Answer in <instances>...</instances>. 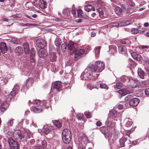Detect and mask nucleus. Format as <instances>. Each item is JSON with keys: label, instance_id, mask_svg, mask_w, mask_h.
<instances>
[{"label": "nucleus", "instance_id": "603ef678", "mask_svg": "<svg viewBox=\"0 0 149 149\" xmlns=\"http://www.w3.org/2000/svg\"><path fill=\"white\" fill-rule=\"evenodd\" d=\"M31 149H42V147L40 146H33L32 147Z\"/></svg>", "mask_w": 149, "mask_h": 149}, {"label": "nucleus", "instance_id": "ddd939ff", "mask_svg": "<svg viewBox=\"0 0 149 149\" xmlns=\"http://www.w3.org/2000/svg\"><path fill=\"white\" fill-rule=\"evenodd\" d=\"M119 94L121 96H123L126 94H129L130 91L128 90H126L125 89H122L118 91Z\"/></svg>", "mask_w": 149, "mask_h": 149}, {"label": "nucleus", "instance_id": "b1692460", "mask_svg": "<svg viewBox=\"0 0 149 149\" xmlns=\"http://www.w3.org/2000/svg\"><path fill=\"white\" fill-rule=\"evenodd\" d=\"M100 130L103 134H106L109 132V130L106 127H102L100 128Z\"/></svg>", "mask_w": 149, "mask_h": 149}, {"label": "nucleus", "instance_id": "f03ea898", "mask_svg": "<svg viewBox=\"0 0 149 149\" xmlns=\"http://www.w3.org/2000/svg\"><path fill=\"white\" fill-rule=\"evenodd\" d=\"M75 47H61V50L65 52L68 49L70 51V53L74 54L75 60H77L79 58V56L83 54L84 53V50L83 49H77Z\"/></svg>", "mask_w": 149, "mask_h": 149}, {"label": "nucleus", "instance_id": "bf43d9fd", "mask_svg": "<svg viewBox=\"0 0 149 149\" xmlns=\"http://www.w3.org/2000/svg\"><path fill=\"white\" fill-rule=\"evenodd\" d=\"M96 125L98 126H100L102 125V123L100 121H98L96 123Z\"/></svg>", "mask_w": 149, "mask_h": 149}, {"label": "nucleus", "instance_id": "a19ab883", "mask_svg": "<svg viewBox=\"0 0 149 149\" xmlns=\"http://www.w3.org/2000/svg\"><path fill=\"white\" fill-rule=\"evenodd\" d=\"M84 114L87 118H89L91 117V115L90 113L87 111H86L85 112Z\"/></svg>", "mask_w": 149, "mask_h": 149}, {"label": "nucleus", "instance_id": "f8f14e48", "mask_svg": "<svg viewBox=\"0 0 149 149\" xmlns=\"http://www.w3.org/2000/svg\"><path fill=\"white\" fill-rule=\"evenodd\" d=\"M31 110L33 112L35 113H39L41 112L42 110V107L39 106H32L31 108Z\"/></svg>", "mask_w": 149, "mask_h": 149}, {"label": "nucleus", "instance_id": "8fccbe9b", "mask_svg": "<svg viewBox=\"0 0 149 149\" xmlns=\"http://www.w3.org/2000/svg\"><path fill=\"white\" fill-rule=\"evenodd\" d=\"M12 41L13 43L14 44H19L20 43V42L19 40L15 38L13 39L12 40Z\"/></svg>", "mask_w": 149, "mask_h": 149}, {"label": "nucleus", "instance_id": "e433bc0d", "mask_svg": "<svg viewBox=\"0 0 149 149\" xmlns=\"http://www.w3.org/2000/svg\"><path fill=\"white\" fill-rule=\"evenodd\" d=\"M32 103L33 104H36L38 106L41 104V101L39 100H37L32 102Z\"/></svg>", "mask_w": 149, "mask_h": 149}, {"label": "nucleus", "instance_id": "473e14b6", "mask_svg": "<svg viewBox=\"0 0 149 149\" xmlns=\"http://www.w3.org/2000/svg\"><path fill=\"white\" fill-rule=\"evenodd\" d=\"M81 140L84 143H86L88 141V139L85 135H83L82 136L81 138Z\"/></svg>", "mask_w": 149, "mask_h": 149}, {"label": "nucleus", "instance_id": "37998d69", "mask_svg": "<svg viewBox=\"0 0 149 149\" xmlns=\"http://www.w3.org/2000/svg\"><path fill=\"white\" fill-rule=\"evenodd\" d=\"M132 125V122L131 121H128L125 123V125L127 127H131Z\"/></svg>", "mask_w": 149, "mask_h": 149}, {"label": "nucleus", "instance_id": "49530a36", "mask_svg": "<svg viewBox=\"0 0 149 149\" xmlns=\"http://www.w3.org/2000/svg\"><path fill=\"white\" fill-rule=\"evenodd\" d=\"M99 15L100 18H98V19H100L102 18L104 16L103 12L102 10L99 12Z\"/></svg>", "mask_w": 149, "mask_h": 149}, {"label": "nucleus", "instance_id": "69168bd1", "mask_svg": "<svg viewBox=\"0 0 149 149\" xmlns=\"http://www.w3.org/2000/svg\"><path fill=\"white\" fill-rule=\"evenodd\" d=\"M29 45L28 43L25 42L23 44V47H29Z\"/></svg>", "mask_w": 149, "mask_h": 149}, {"label": "nucleus", "instance_id": "39448f33", "mask_svg": "<svg viewBox=\"0 0 149 149\" xmlns=\"http://www.w3.org/2000/svg\"><path fill=\"white\" fill-rule=\"evenodd\" d=\"M8 143L10 146V149H19V146L18 143L11 138L8 140Z\"/></svg>", "mask_w": 149, "mask_h": 149}, {"label": "nucleus", "instance_id": "bb28decb", "mask_svg": "<svg viewBox=\"0 0 149 149\" xmlns=\"http://www.w3.org/2000/svg\"><path fill=\"white\" fill-rule=\"evenodd\" d=\"M115 11L116 14L120 15L121 14L122 10L120 7H117L115 8Z\"/></svg>", "mask_w": 149, "mask_h": 149}, {"label": "nucleus", "instance_id": "09e8293b", "mask_svg": "<svg viewBox=\"0 0 149 149\" xmlns=\"http://www.w3.org/2000/svg\"><path fill=\"white\" fill-rule=\"evenodd\" d=\"M43 131L45 134L47 135L50 132V130L49 128H47L43 130Z\"/></svg>", "mask_w": 149, "mask_h": 149}, {"label": "nucleus", "instance_id": "a18cd8bd", "mask_svg": "<svg viewBox=\"0 0 149 149\" xmlns=\"http://www.w3.org/2000/svg\"><path fill=\"white\" fill-rule=\"evenodd\" d=\"M122 86V84L120 82H118L116 84V87L118 89H120Z\"/></svg>", "mask_w": 149, "mask_h": 149}, {"label": "nucleus", "instance_id": "58836bf2", "mask_svg": "<svg viewBox=\"0 0 149 149\" xmlns=\"http://www.w3.org/2000/svg\"><path fill=\"white\" fill-rule=\"evenodd\" d=\"M133 96L132 95H129L127 96L125 98V101H130V100L132 99Z\"/></svg>", "mask_w": 149, "mask_h": 149}, {"label": "nucleus", "instance_id": "338daca9", "mask_svg": "<svg viewBox=\"0 0 149 149\" xmlns=\"http://www.w3.org/2000/svg\"><path fill=\"white\" fill-rule=\"evenodd\" d=\"M71 12L72 14L74 15L76 14V10L74 9L72 10Z\"/></svg>", "mask_w": 149, "mask_h": 149}, {"label": "nucleus", "instance_id": "f3484780", "mask_svg": "<svg viewBox=\"0 0 149 149\" xmlns=\"http://www.w3.org/2000/svg\"><path fill=\"white\" fill-rule=\"evenodd\" d=\"M47 5V3L45 2L43 0H40L39 2V5L41 8H45L46 7Z\"/></svg>", "mask_w": 149, "mask_h": 149}, {"label": "nucleus", "instance_id": "c9c22d12", "mask_svg": "<svg viewBox=\"0 0 149 149\" xmlns=\"http://www.w3.org/2000/svg\"><path fill=\"white\" fill-rule=\"evenodd\" d=\"M1 52L3 53H5L8 50V47H0Z\"/></svg>", "mask_w": 149, "mask_h": 149}, {"label": "nucleus", "instance_id": "774afa93", "mask_svg": "<svg viewBox=\"0 0 149 149\" xmlns=\"http://www.w3.org/2000/svg\"><path fill=\"white\" fill-rule=\"evenodd\" d=\"M149 24L148 22H146L144 23V26L146 27H147L149 26Z\"/></svg>", "mask_w": 149, "mask_h": 149}, {"label": "nucleus", "instance_id": "e2e57ef3", "mask_svg": "<svg viewBox=\"0 0 149 149\" xmlns=\"http://www.w3.org/2000/svg\"><path fill=\"white\" fill-rule=\"evenodd\" d=\"M73 145L72 144H70L69 146L67 149H73Z\"/></svg>", "mask_w": 149, "mask_h": 149}, {"label": "nucleus", "instance_id": "393cba45", "mask_svg": "<svg viewBox=\"0 0 149 149\" xmlns=\"http://www.w3.org/2000/svg\"><path fill=\"white\" fill-rule=\"evenodd\" d=\"M126 141V139L125 138H121L119 140L120 146L121 147H123L125 146V142Z\"/></svg>", "mask_w": 149, "mask_h": 149}, {"label": "nucleus", "instance_id": "dca6fc26", "mask_svg": "<svg viewBox=\"0 0 149 149\" xmlns=\"http://www.w3.org/2000/svg\"><path fill=\"white\" fill-rule=\"evenodd\" d=\"M131 55L134 59L137 61H139L141 59V56L134 52H132L131 54Z\"/></svg>", "mask_w": 149, "mask_h": 149}, {"label": "nucleus", "instance_id": "4468645a", "mask_svg": "<svg viewBox=\"0 0 149 149\" xmlns=\"http://www.w3.org/2000/svg\"><path fill=\"white\" fill-rule=\"evenodd\" d=\"M16 91L15 90H13L9 94L8 97L7 99V101L10 102L13 97L16 94Z\"/></svg>", "mask_w": 149, "mask_h": 149}, {"label": "nucleus", "instance_id": "aec40b11", "mask_svg": "<svg viewBox=\"0 0 149 149\" xmlns=\"http://www.w3.org/2000/svg\"><path fill=\"white\" fill-rule=\"evenodd\" d=\"M84 9L86 11L88 12L91 10H95V8L94 7H92L91 5L89 4L85 6Z\"/></svg>", "mask_w": 149, "mask_h": 149}, {"label": "nucleus", "instance_id": "0e129e2a", "mask_svg": "<svg viewBox=\"0 0 149 149\" xmlns=\"http://www.w3.org/2000/svg\"><path fill=\"white\" fill-rule=\"evenodd\" d=\"M131 133V132L130 131H128L127 132L126 135L127 136H128V137H129L130 135V134Z\"/></svg>", "mask_w": 149, "mask_h": 149}, {"label": "nucleus", "instance_id": "7ed1b4c3", "mask_svg": "<svg viewBox=\"0 0 149 149\" xmlns=\"http://www.w3.org/2000/svg\"><path fill=\"white\" fill-rule=\"evenodd\" d=\"M94 70V72L99 73L101 72L104 70L105 68V65L104 63L100 61L96 62L95 65L91 64Z\"/></svg>", "mask_w": 149, "mask_h": 149}, {"label": "nucleus", "instance_id": "0eeeda50", "mask_svg": "<svg viewBox=\"0 0 149 149\" xmlns=\"http://www.w3.org/2000/svg\"><path fill=\"white\" fill-rule=\"evenodd\" d=\"M53 88L56 89L57 91H60L62 88V83L59 81H56L53 85Z\"/></svg>", "mask_w": 149, "mask_h": 149}, {"label": "nucleus", "instance_id": "052dcab7", "mask_svg": "<svg viewBox=\"0 0 149 149\" xmlns=\"http://www.w3.org/2000/svg\"><path fill=\"white\" fill-rule=\"evenodd\" d=\"M0 47H7L6 44L4 42H1L0 43Z\"/></svg>", "mask_w": 149, "mask_h": 149}, {"label": "nucleus", "instance_id": "2f4dec72", "mask_svg": "<svg viewBox=\"0 0 149 149\" xmlns=\"http://www.w3.org/2000/svg\"><path fill=\"white\" fill-rule=\"evenodd\" d=\"M100 49V47H95V55L98 56L99 54Z\"/></svg>", "mask_w": 149, "mask_h": 149}, {"label": "nucleus", "instance_id": "13d9d810", "mask_svg": "<svg viewBox=\"0 0 149 149\" xmlns=\"http://www.w3.org/2000/svg\"><path fill=\"white\" fill-rule=\"evenodd\" d=\"M13 120H10L8 122V123L9 124L8 126H12L13 124Z\"/></svg>", "mask_w": 149, "mask_h": 149}, {"label": "nucleus", "instance_id": "423d86ee", "mask_svg": "<svg viewBox=\"0 0 149 149\" xmlns=\"http://www.w3.org/2000/svg\"><path fill=\"white\" fill-rule=\"evenodd\" d=\"M38 49L40 48L38 50V55L41 58H44L45 57L47 54L46 50L44 48V47H38Z\"/></svg>", "mask_w": 149, "mask_h": 149}, {"label": "nucleus", "instance_id": "c03bdc74", "mask_svg": "<svg viewBox=\"0 0 149 149\" xmlns=\"http://www.w3.org/2000/svg\"><path fill=\"white\" fill-rule=\"evenodd\" d=\"M24 52L26 54H28L30 51L29 47H23Z\"/></svg>", "mask_w": 149, "mask_h": 149}, {"label": "nucleus", "instance_id": "ea45409f", "mask_svg": "<svg viewBox=\"0 0 149 149\" xmlns=\"http://www.w3.org/2000/svg\"><path fill=\"white\" fill-rule=\"evenodd\" d=\"M77 13L79 17H81L83 16V11L81 9H79L77 10Z\"/></svg>", "mask_w": 149, "mask_h": 149}, {"label": "nucleus", "instance_id": "5701e85b", "mask_svg": "<svg viewBox=\"0 0 149 149\" xmlns=\"http://www.w3.org/2000/svg\"><path fill=\"white\" fill-rule=\"evenodd\" d=\"M70 9L68 8H65L63 10V13L65 16H67L70 15Z\"/></svg>", "mask_w": 149, "mask_h": 149}, {"label": "nucleus", "instance_id": "9d476101", "mask_svg": "<svg viewBox=\"0 0 149 149\" xmlns=\"http://www.w3.org/2000/svg\"><path fill=\"white\" fill-rule=\"evenodd\" d=\"M36 44L37 47H45L46 45V42L43 39H39L36 41Z\"/></svg>", "mask_w": 149, "mask_h": 149}, {"label": "nucleus", "instance_id": "20e7f679", "mask_svg": "<svg viewBox=\"0 0 149 149\" xmlns=\"http://www.w3.org/2000/svg\"><path fill=\"white\" fill-rule=\"evenodd\" d=\"M70 131L67 129H64L62 132V139L63 142L66 144L69 143L71 139Z\"/></svg>", "mask_w": 149, "mask_h": 149}, {"label": "nucleus", "instance_id": "1a4fd4ad", "mask_svg": "<svg viewBox=\"0 0 149 149\" xmlns=\"http://www.w3.org/2000/svg\"><path fill=\"white\" fill-rule=\"evenodd\" d=\"M140 100L137 98H134L131 99L129 102V105L131 107H135L139 103Z\"/></svg>", "mask_w": 149, "mask_h": 149}, {"label": "nucleus", "instance_id": "4d7b16f0", "mask_svg": "<svg viewBox=\"0 0 149 149\" xmlns=\"http://www.w3.org/2000/svg\"><path fill=\"white\" fill-rule=\"evenodd\" d=\"M35 141L34 139H32L30 140L29 141V143L31 145H33L35 143Z\"/></svg>", "mask_w": 149, "mask_h": 149}, {"label": "nucleus", "instance_id": "f257e3e1", "mask_svg": "<svg viewBox=\"0 0 149 149\" xmlns=\"http://www.w3.org/2000/svg\"><path fill=\"white\" fill-rule=\"evenodd\" d=\"M91 64L83 72L80 76L82 80H87L93 77L94 78H97L100 74L94 72V70Z\"/></svg>", "mask_w": 149, "mask_h": 149}, {"label": "nucleus", "instance_id": "3c124183", "mask_svg": "<svg viewBox=\"0 0 149 149\" xmlns=\"http://www.w3.org/2000/svg\"><path fill=\"white\" fill-rule=\"evenodd\" d=\"M75 43L72 41H69L68 43V47H74Z\"/></svg>", "mask_w": 149, "mask_h": 149}, {"label": "nucleus", "instance_id": "79ce46f5", "mask_svg": "<svg viewBox=\"0 0 149 149\" xmlns=\"http://www.w3.org/2000/svg\"><path fill=\"white\" fill-rule=\"evenodd\" d=\"M130 22L129 21H124L122 22L121 24L123 26H125L130 24Z\"/></svg>", "mask_w": 149, "mask_h": 149}, {"label": "nucleus", "instance_id": "864d4df0", "mask_svg": "<svg viewBox=\"0 0 149 149\" xmlns=\"http://www.w3.org/2000/svg\"><path fill=\"white\" fill-rule=\"evenodd\" d=\"M100 86L101 88H107V87H108L107 85L105 84H100Z\"/></svg>", "mask_w": 149, "mask_h": 149}, {"label": "nucleus", "instance_id": "72a5a7b5", "mask_svg": "<svg viewBox=\"0 0 149 149\" xmlns=\"http://www.w3.org/2000/svg\"><path fill=\"white\" fill-rule=\"evenodd\" d=\"M31 135L30 134H28L27 133H25L23 134V138L25 140L27 138H30Z\"/></svg>", "mask_w": 149, "mask_h": 149}, {"label": "nucleus", "instance_id": "4c0bfd02", "mask_svg": "<svg viewBox=\"0 0 149 149\" xmlns=\"http://www.w3.org/2000/svg\"><path fill=\"white\" fill-rule=\"evenodd\" d=\"M41 144L42 145V147L43 148H45L47 146V142L45 140H43L41 141Z\"/></svg>", "mask_w": 149, "mask_h": 149}, {"label": "nucleus", "instance_id": "6e6552de", "mask_svg": "<svg viewBox=\"0 0 149 149\" xmlns=\"http://www.w3.org/2000/svg\"><path fill=\"white\" fill-rule=\"evenodd\" d=\"M14 137L17 140L21 139L23 138V134L22 135L21 132L19 130L15 131L14 133Z\"/></svg>", "mask_w": 149, "mask_h": 149}, {"label": "nucleus", "instance_id": "2eb2a0df", "mask_svg": "<svg viewBox=\"0 0 149 149\" xmlns=\"http://www.w3.org/2000/svg\"><path fill=\"white\" fill-rule=\"evenodd\" d=\"M33 82V80L31 77L28 79L26 81V86L27 87H29L31 86Z\"/></svg>", "mask_w": 149, "mask_h": 149}, {"label": "nucleus", "instance_id": "7c9ffc66", "mask_svg": "<svg viewBox=\"0 0 149 149\" xmlns=\"http://www.w3.org/2000/svg\"><path fill=\"white\" fill-rule=\"evenodd\" d=\"M117 112L115 110H112L110 112V115L113 118H115L116 116Z\"/></svg>", "mask_w": 149, "mask_h": 149}, {"label": "nucleus", "instance_id": "6ab92c4d", "mask_svg": "<svg viewBox=\"0 0 149 149\" xmlns=\"http://www.w3.org/2000/svg\"><path fill=\"white\" fill-rule=\"evenodd\" d=\"M138 74L141 78H144L145 73L141 68H139L138 69Z\"/></svg>", "mask_w": 149, "mask_h": 149}, {"label": "nucleus", "instance_id": "a878e982", "mask_svg": "<svg viewBox=\"0 0 149 149\" xmlns=\"http://www.w3.org/2000/svg\"><path fill=\"white\" fill-rule=\"evenodd\" d=\"M98 15H96L95 13H93L90 16V18L93 20H95L98 19V17H97Z\"/></svg>", "mask_w": 149, "mask_h": 149}, {"label": "nucleus", "instance_id": "cd10ccee", "mask_svg": "<svg viewBox=\"0 0 149 149\" xmlns=\"http://www.w3.org/2000/svg\"><path fill=\"white\" fill-rule=\"evenodd\" d=\"M53 123L54 125L58 127H60L62 126L61 122L59 120H55L54 121Z\"/></svg>", "mask_w": 149, "mask_h": 149}, {"label": "nucleus", "instance_id": "f704fd0d", "mask_svg": "<svg viewBox=\"0 0 149 149\" xmlns=\"http://www.w3.org/2000/svg\"><path fill=\"white\" fill-rule=\"evenodd\" d=\"M139 31L138 29H136L135 28H132L131 30V33L134 34H136L139 33Z\"/></svg>", "mask_w": 149, "mask_h": 149}, {"label": "nucleus", "instance_id": "c85d7f7f", "mask_svg": "<svg viewBox=\"0 0 149 149\" xmlns=\"http://www.w3.org/2000/svg\"><path fill=\"white\" fill-rule=\"evenodd\" d=\"M54 43L56 47H59L61 45V40L59 38L56 39L54 41Z\"/></svg>", "mask_w": 149, "mask_h": 149}, {"label": "nucleus", "instance_id": "680f3d73", "mask_svg": "<svg viewBox=\"0 0 149 149\" xmlns=\"http://www.w3.org/2000/svg\"><path fill=\"white\" fill-rule=\"evenodd\" d=\"M118 107L119 109H121L123 108V106L122 104H119L118 105Z\"/></svg>", "mask_w": 149, "mask_h": 149}, {"label": "nucleus", "instance_id": "9b49d317", "mask_svg": "<svg viewBox=\"0 0 149 149\" xmlns=\"http://www.w3.org/2000/svg\"><path fill=\"white\" fill-rule=\"evenodd\" d=\"M9 106V104L8 103L5 101L3 102L0 107L1 111L3 113L7 109Z\"/></svg>", "mask_w": 149, "mask_h": 149}, {"label": "nucleus", "instance_id": "de8ad7c7", "mask_svg": "<svg viewBox=\"0 0 149 149\" xmlns=\"http://www.w3.org/2000/svg\"><path fill=\"white\" fill-rule=\"evenodd\" d=\"M36 52L33 48H31L30 51V56H35Z\"/></svg>", "mask_w": 149, "mask_h": 149}, {"label": "nucleus", "instance_id": "412c9836", "mask_svg": "<svg viewBox=\"0 0 149 149\" xmlns=\"http://www.w3.org/2000/svg\"><path fill=\"white\" fill-rule=\"evenodd\" d=\"M56 53L51 52L50 54V59L51 61L54 62L56 61Z\"/></svg>", "mask_w": 149, "mask_h": 149}, {"label": "nucleus", "instance_id": "4be33fe9", "mask_svg": "<svg viewBox=\"0 0 149 149\" xmlns=\"http://www.w3.org/2000/svg\"><path fill=\"white\" fill-rule=\"evenodd\" d=\"M118 50L120 53L123 54H126L127 52L126 47H118Z\"/></svg>", "mask_w": 149, "mask_h": 149}, {"label": "nucleus", "instance_id": "5fc2aeb1", "mask_svg": "<svg viewBox=\"0 0 149 149\" xmlns=\"http://www.w3.org/2000/svg\"><path fill=\"white\" fill-rule=\"evenodd\" d=\"M30 56V61L31 62L34 63L35 61V56Z\"/></svg>", "mask_w": 149, "mask_h": 149}, {"label": "nucleus", "instance_id": "6e6d98bb", "mask_svg": "<svg viewBox=\"0 0 149 149\" xmlns=\"http://www.w3.org/2000/svg\"><path fill=\"white\" fill-rule=\"evenodd\" d=\"M145 93L147 96L149 97V88L146 89L145 91Z\"/></svg>", "mask_w": 149, "mask_h": 149}, {"label": "nucleus", "instance_id": "c756f323", "mask_svg": "<svg viewBox=\"0 0 149 149\" xmlns=\"http://www.w3.org/2000/svg\"><path fill=\"white\" fill-rule=\"evenodd\" d=\"M109 52H111V54H114L116 52V47H109Z\"/></svg>", "mask_w": 149, "mask_h": 149}, {"label": "nucleus", "instance_id": "a211bd4d", "mask_svg": "<svg viewBox=\"0 0 149 149\" xmlns=\"http://www.w3.org/2000/svg\"><path fill=\"white\" fill-rule=\"evenodd\" d=\"M15 52L18 55H21L23 52V47H16L15 49Z\"/></svg>", "mask_w": 149, "mask_h": 149}]
</instances>
